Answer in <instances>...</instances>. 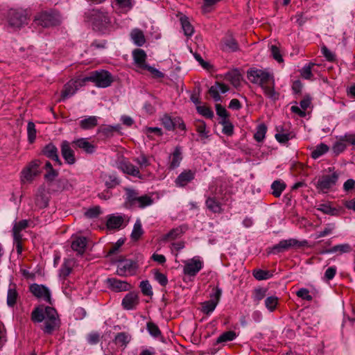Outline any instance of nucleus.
<instances>
[{
  "label": "nucleus",
  "mask_w": 355,
  "mask_h": 355,
  "mask_svg": "<svg viewBox=\"0 0 355 355\" xmlns=\"http://www.w3.org/2000/svg\"><path fill=\"white\" fill-rule=\"evenodd\" d=\"M31 320L33 322L44 321V325L41 329L47 334H51L60 327L57 311L51 306H46L44 310L40 306L35 308L31 313Z\"/></svg>",
  "instance_id": "obj_1"
},
{
  "label": "nucleus",
  "mask_w": 355,
  "mask_h": 355,
  "mask_svg": "<svg viewBox=\"0 0 355 355\" xmlns=\"http://www.w3.org/2000/svg\"><path fill=\"white\" fill-rule=\"evenodd\" d=\"M247 76L251 83L259 85L265 94L269 98L273 100L278 98V94L274 89V77L269 71L259 69H250L248 71Z\"/></svg>",
  "instance_id": "obj_2"
},
{
  "label": "nucleus",
  "mask_w": 355,
  "mask_h": 355,
  "mask_svg": "<svg viewBox=\"0 0 355 355\" xmlns=\"http://www.w3.org/2000/svg\"><path fill=\"white\" fill-rule=\"evenodd\" d=\"M89 17L94 26L100 31H103L111 24V18L108 12L103 10H92L89 12Z\"/></svg>",
  "instance_id": "obj_3"
},
{
  "label": "nucleus",
  "mask_w": 355,
  "mask_h": 355,
  "mask_svg": "<svg viewBox=\"0 0 355 355\" xmlns=\"http://www.w3.org/2000/svg\"><path fill=\"white\" fill-rule=\"evenodd\" d=\"M83 81H91L97 87H107L113 82L112 74L107 71H92L89 76L85 78Z\"/></svg>",
  "instance_id": "obj_4"
},
{
  "label": "nucleus",
  "mask_w": 355,
  "mask_h": 355,
  "mask_svg": "<svg viewBox=\"0 0 355 355\" xmlns=\"http://www.w3.org/2000/svg\"><path fill=\"white\" fill-rule=\"evenodd\" d=\"M40 161L35 159L29 162L21 172V182L22 184L31 183L35 177L38 176L41 171L40 170Z\"/></svg>",
  "instance_id": "obj_5"
},
{
  "label": "nucleus",
  "mask_w": 355,
  "mask_h": 355,
  "mask_svg": "<svg viewBox=\"0 0 355 355\" xmlns=\"http://www.w3.org/2000/svg\"><path fill=\"white\" fill-rule=\"evenodd\" d=\"M36 24L44 28L55 26L60 24V16L53 11H44L35 17Z\"/></svg>",
  "instance_id": "obj_6"
},
{
  "label": "nucleus",
  "mask_w": 355,
  "mask_h": 355,
  "mask_svg": "<svg viewBox=\"0 0 355 355\" xmlns=\"http://www.w3.org/2000/svg\"><path fill=\"white\" fill-rule=\"evenodd\" d=\"M213 187H209L210 195L206 196L205 206L207 209L214 214H222L223 209L222 207L224 198H220L213 191Z\"/></svg>",
  "instance_id": "obj_7"
},
{
  "label": "nucleus",
  "mask_w": 355,
  "mask_h": 355,
  "mask_svg": "<svg viewBox=\"0 0 355 355\" xmlns=\"http://www.w3.org/2000/svg\"><path fill=\"white\" fill-rule=\"evenodd\" d=\"M117 266L116 274L121 277L132 276L135 275L139 265L137 261L132 259L120 260Z\"/></svg>",
  "instance_id": "obj_8"
},
{
  "label": "nucleus",
  "mask_w": 355,
  "mask_h": 355,
  "mask_svg": "<svg viewBox=\"0 0 355 355\" xmlns=\"http://www.w3.org/2000/svg\"><path fill=\"white\" fill-rule=\"evenodd\" d=\"M8 21L12 26L21 27L28 24V13L24 10H10L8 15Z\"/></svg>",
  "instance_id": "obj_9"
},
{
  "label": "nucleus",
  "mask_w": 355,
  "mask_h": 355,
  "mask_svg": "<svg viewBox=\"0 0 355 355\" xmlns=\"http://www.w3.org/2000/svg\"><path fill=\"white\" fill-rule=\"evenodd\" d=\"M338 180V173L337 172H334L331 175H323L319 178L316 187L322 192L327 193L336 184Z\"/></svg>",
  "instance_id": "obj_10"
},
{
  "label": "nucleus",
  "mask_w": 355,
  "mask_h": 355,
  "mask_svg": "<svg viewBox=\"0 0 355 355\" xmlns=\"http://www.w3.org/2000/svg\"><path fill=\"white\" fill-rule=\"evenodd\" d=\"M303 244L302 242L295 239H290L287 240H282L279 242V243L275 245L271 248L270 252L272 254H277L282 252H284L286 250H288L291 248L295 247V246H302Z\"/></svg>",
  "instance_id": "obj_11"
},
{
  "label": "nucleus",
  "mask_w": 355,
  "mask_h": 355,
  "mask_svg": "<svg viewBox=\"0 0 355 355\" xmlns=\"http://www.w3.org/2000/svg\"><path fill=\"white\" fill-rule=\"evenodd\" d=\"M30 291L37 298L52 304L50 291L45 286L33 284L30 286Z\"/></svg>",
  "instance_id": "obj_12"
},
{
  "label": "nucleus",
  "mask_w": 355,
  "mask_h": 355,
  "mask_svg": "<svg viewBox=\"0 0 355 355\" xmlns=\"http://www.w3.org/2000/svg\"><path fill=\"white\" fill-rule=\"evenodd\" d=\"M118 168L123 173L133 177L141 178V175L138 167L132 164L126 159H122L118 162Z\"/></svg>",
  "instance_id": "obj_13"
},
{
  "label": "nucleus",
  "mask_w": 355,
  "mask_h": 355,
  "mask_svg": "<svg viewBox=\"0 0 355 355\" xmlns=\"http://www.w3.org/2000/svg\"><path fill=\"white\" fill-rule=\"evenodd\" d=\"M106 282L108 288L114 292L128 291L132 288V286L127 282L114 277L107 279Z\"/></svg>",
  "instance_id": "obj_14"
},
{
  "label": "nucleus",
  "mask_w": 355,
  "mask_h": 355,
  "mask_svg": "<svg viewBox=\"0 0 355 355\" xmlns=\"http://www.w3.org/2000/svg\"><path fill=\"white\" fill-rule=\"evenodd\" d=\"M195 176L196 171L184 170L175 180V184L178 187H184L195 179Z\"/></svg>",
  "instance_id": "obj_15"
},
{
  "label": "nucleus",
  "mask_w": 355,
  "mask_h": 355,
  "mask_svg": "<svg viewBox=\"0 0 355 355\" xmlns=\"http://www.w3.org/2000/svg\"><path fill=\"white\" fill-rule=\"evenodd\" d=\"M139 303L138 293L136 292H129L122 300V306L126 310L135 309Z\"/></svg>",
  "instance_id": "obj_16"
},
{
  "label": "nucleus",
  "mask_w": 355,
  "mask_h": 355,
  "mask_svg": "<svg viewBox=\"0 0 355 355\" xmlns=\"http://www.w3.org/2000/svg\"><path fill=\"white\" fill-rule=\"evenodd\" d=\"M61 154L68 164H73L76 162L74 151L67 141H63L60 145Z\"/></svg>",
  "instance_id": "obj_17"
},
{
  "label": "nucleus",
  "mask_w": 355,
  "mask_h": 355,
  "mask_svg": "<svg viewBox=\"0 0 355 355\" xmlns=\"http://www.w3.org/2000/svg\"><path fill=\"white\" fill-rule=\"evenodd\" d=\"M49 200V196L46 193V187L44 184H42L37 189L35 194V205L40 209L45 208L48 206Z\"/></svg>",
  "instance_id": "obj_18"
},
{
  "label": "nucleus",
  "mask_w": 355,
  "mask_h": 355,
  "mask_svg": "<svg viewBox=\"0 0 355 355\" xmlns=\"http://www.w3.org/2000/svg\"><path fill=\"white\" fill-rule=\"evenodd\" d=\"M202 262L197 259H192L184 266V273L189 276H196L202 269Z\"/></svg>",
  "instance_id": "obj_19"
},
{
  "label": "nucleus",
  "mask_w": 355,
  "mask_h": 355,
  "mask_svg": "<svg viewBox=\"0 0 355 355\" xmlns=\"http://www.w3.org/2000/svg\"><path fill=\"white\" fill-rule=\"evenodd\" d=\"M42 153L46 157L55 162V164H58L59 166L62 164L58 156V148L53 144L50 143L46 145L42 149Z\"/></svg>",
  "instance_id": "obj_20"
},
{
  "label": "nucleus",
  "mask_w": 355,
  "mask_h": 355,
  "mask_svg": "<svg viewBox=\"0 0 355 355\" xmlns=\"http://www.w3.org/2000/svg\"><path fill=\"white\" fill-rule=\"evenodd\" d=\"M228 90L229 87L227 85L222 83L216 82L215 84L209 88V94L216 102H218L221 101L220 92L224 94Z\"/></svg>",
  "instance_id": "obj_21"
},
{
  "label": "nucleus",
  "mask_w": 355,
  "mask_h": 355,
  "mask_svg": "<svg viewBox=\"0 0 355 355\" xmlns=\"http://www.w3.org/2000/svg\"><path fill=\"white\" fill-rule=\"evenodd\" d=\"M169 169L173 170L180 166V163L183 159L182 148L180 146H177L173 153L169 157Z\"/></svg>",
  "instance_id": "obj_22"
},
{
  "label": "nucleus",
  "mask_w": 355,
  "mask_h": 355,
  "mask_svg": "<svg viewBox=\"0 0 355 355\" xmlns=\"http://www.w3.org/2000/svg\"><path fill=\"white\" fill-rule=\"evenodd\" d=\"M73 146L83 149L85 153L92 154L95 151L96 146L87 141L86 138H80L72 142Z\"/></svg>",
  "instance_id": "obj_23"
},
{
  "label": "nucleus",
  "mask_w": 355,
  "mask_h": 355,
  "mask_svg": "<svg viewBox=\"0 0 355 355\" xmlns=\"http://www.w3.org/2000/svg\"><path fill=\"white\" fill-rule=\"evenodd\" d=\"M81 84L78 80H71L64 86L62 91V98H67L73 96Z\"/></svg>",
  "instance_id": "obj_24"
},
{
  "label": "nucleus",
  "mask_w": 355,
  "mask_h": 355,
  "mask_svg": "<svg viewBox=\"0 0 355 355\" xmlns=\"http://www.w3.org/2000/svg\"><path fill=\"white\" fill-rule=\"evenodd\" d=\"M132 55L135 64L141 69H144L148 65L146 63V53L143 49H137L134 50Z\"/></svg>",
  "instance_id": "obj_25"
},
{
  "label": "nucleus",
  "mask_w": 355,
  "mask_h": 355,
  "mask_svg": "<svg viewBox=\"0 0 355 355\" xmlns=\"http://www.w3.org/2000/svg\"><path fill=\"white\" fill-rule=\"evenodd\" d=\"M87 245V239L83 236L76 237L71 243V248L78 254H83Z\"/></svg>",
  "instance_id": "obj_26"
},
{
  "label": "nucleus",
  "mask_w": 355,
  "mask_h": 355,
  "mask_svg": "<svg viewBox=\"0 0 355 355\" xmlns=\"http://www.w3.org/2000/svg\"><path fill=\"white\" fill-rule=\"evenodd\" d=\"M124 222V218L122 216L111 215L107 220V227L109 230H118L119 229Z\"/></svg>",
  "instance_id": "obj_27"
},
{
  "label": "nucleus",
  "mask_w": 355,
  "mask_h": 355,
  "mask_svg": "<svg viewBox=\"0 0 355 355\" xmlns=\"http://www.w3.org/2000/svg\"><path fill=\"white\" fill-rule=\"evenodd\" d=\"M98 125V118L95 116H88L80 121V127L83 130L92 129Z\"/></svg>",
  "instance_id": "obj_28"
},
{
  "label": "nucleus",
  "mask_w": 355,
  "mask_h": 355,
  "mask_svg": "<svg viewBox=\"0 0 355 355\" xmlns=\"http://www.w3.org/2000/svg\"><path fill=\"white\" fill-rule=\"evenodd\" d=\"M351 251V246L347 243L340 244L335 245L329 249L325 250L322 252V254L325 253H336L338 252L339 254H343L345 252H349Z\"/></svg>",
  "instance_id": "obj_29"
},
{
  "label": "nucleus",
  "mask_w": 355,
  "mask_h": 355,
  "mask_svg": "<svg viewBox=\"0 0 355 355\" xmlns=\"http://www.w3.org/2000/svg\"><path fill=\"white\" fill-rule=\"evenodd\" d=\"M131 38L133 40L134 43L139 46H143L146 42L145 36L144 33L139 29H134L131 32Z\"/></svg>",
  "instance_id": "obj_30"
},
{
  "label": "nucleus",
  "mask_w": 355,
  "mask_h": 355,
  "mask_svg": "<svg viewBox=\"0 0 355 355\" xmlns=\"http://www.w3.org/2000/svg\"><path fill=\"white\" fill-rule=\"evenodd\" d=\"M286 184L281 180H275L271 184L272 194L278 198L282 195L283 191L286 189Z\"/></svg>",
  "instance_id": "obj_31"
},
{
  "label": "nucleus",
  "mask_w": 355,
  "mask_h": 355,
  "mask_svg": "<svg viewBox=\"0 0 355 355\" xmlns=\"http://www.w3.org/2000/svg\"><path fill=\"white\" fill-rule=\"evenodd\" d=\"M130 336L127 333L120 332L115 336L114 342L116 345L125 348L130 343Z\"/></svg>",
  "instance_id": "obj_32"
},
{
  "label": "nucleus",
  "mask_w": 355,
  "mask_h": 355,
  "mask_svg": "<svg viewBox=\"0 0 355 355\" xmlns=\"http://www.w3.org/2000/svg\"><path fill=\"white\" fill-rule=\"evenodd\" d=\"M225 78L229 80L234 87L240 85L242 78L241 74L237 71H230L226 73Z\"/></svg>",
  "instance_id": "obj_33"
},
{
  "label": "nucleus",
  "mask_w": 355,
  "mask_h": 355,
  "mask_svg": "<svg viewBox=\"0 0 355 355\" xmlns=\"http://www.w3.org/2000/svg\"><path fill=\"white\" fill-rule=\"evenodd\" d=\"M126 192V200L125 204L129 206H133L137 205V199L138 198V193L132 189L125 188Z\"/></svg>",
  "instance_id": "obj_34"
},
{
  "label": "nucleus",
  "mask_w": 355,
  "mask_h": 355,
  "mask_svg": "<svg viewBox=\"0 0 355 355\" xmlns=\"http://www.w3.org/2000/svg\"><path fill=\"white\" fill-rule=\"evenodd\" d=\"M329 146L323 143L318 145L311 152V157L318 159L329 151Z\"/></svg>",
  "instance_id": "obj_35"
},
{
  "label": "nucleus",
  "mask_w": 355,
  "mask_h": 355,
  "mask_svg": "<svg viewBox=\"0 0 355 355\" xmlns=\"http://www.w3.org/2000/svg\"><path fill=\"white\" fill-rule=\"evenodd\" d=\"M183 234L182 227H176L172 229L168 233L166 234L162 237L163 241H167L171 240H175L180 237Z\"/></svg>",
  "instance_id": "obj_36"
},
{
  "label": "nucleus",
  "mask_w": 355,
  "mask_h": 355,
  "mask_svg": "<svg viewBox=\"0 0 355 355\" xmlns=\"http://www.w3.org/2000/svg\"><path fill=\"white\" fill-rule=\"evenodd\" d=\"M180 22L182 25V28L184 31L185 35L191 36L193 33V28L191 23L189 21L188 17L186 16H182L180 17Z\"/></svg>",
  "instance_id": "obj_37"
},
{
  "label": "nucleus",
  "mask_w": 355,
  "mask_h": 355,
  "mask_svg": "<svg viewBox=\"0 0 355 355\" xmlns=\"http://www.w3.org/2000/svg\"><path fill=\"white\" fill-rule=\"evenodd\" d=\"M144 231L142 230L141 223L140 220L138 219L134 225L133 230L131 233V239L133 241H137L140 239Z\"/></svg>",
  "instance_id": "obj_38"
},
{
  "label": "nucleus",
  "mask_w": 355,
  "mask_h": 355,
  "mask_svg": "<svg viewBox=\"0 0 355 355\" xmlns=\"http://www.w3.org/2000/svg\"><path fill=\"white\" fill-rule=\"evenodd\" d=\"M18 298V293L15 288H10L7 294V304L10 307H13Z\"/></svg>",
  "instance_id": "obj_39"
},
{
  "label": "nucleus",
  "mask_w": 355,
  "mask_h": 355,
  "mask_svg": "<svg viewBox=\"0 0 355 355\" xmlns=\"http://www.w3.org/2000/svg\"><path fill=\"white\" fill-rule=\"evenodd\" d=\"M267 131V127L264 123L259 124L257 128V131L254 135V139L258 141H262L265 138Z\"/></svg>",
  "instance_id": "obj_40"
},
{
  "label": "nucleus",
  "mask_w": 355,
  "mask_h": 355,
  "mask_svg": "<svg viewBox=\"0 0 355 355\" xmlns=\"http://www.w3.org/2000/svg\"><path fill=\"white\" fill-rule=\"evenodd\" d=\"M72 270V262L70 260H65L60 269V276L64 278L69 275Z\"/></svg>",
  "instance_id": "obj_41"
},
{
  "label": "nucleus",
  "mask_w": 355,
  "mask_h": 355,
  "mask_svg": "<svg viewBox=\"0 0 355 355\" xmlns=\"http://www.w3.org/2000/svg\"><path fill=\"white\" fill-rule=\"evenodd\" d=\"M217 304V302H214L211 300L205 301L202 304V311L209 315L214 311Z\"/></svg>",
  "instance_id": "obj_42"
},
{
  "label": "nucleus",
  "mask_w": 355,
  "mask_h": 355,
  "mask_svg": "<svg viewBox=\"0 0 355 355\" xmlns=\"http://www.w3.org/2000/svg\"><path fill=\"white\" fill-rule=\"evenodd\" d=\"M279 298L276 296H270L265 300V306L270 311L273 312L278 304Z\"/></svg>",
  "instance_id": "obj_43"
},
{
  "label": "nucleus",
  "mask_w": 355,
  "mask_h": 355,
  "mask_svg": "<svg viewBox=\"0 0 355 355\" xmlns=\"http://www.w3.org/2000/svg\"><path fill=\"white\" fill-rule=\"evenodd\" d=\"M120 184V180L115 174H110L106 176L105 184L108 189H112Z\"/></svg>",
  "instance_id": "obj_44"
},
{
  "label": "nucleus",
  "mask_w": 355,
  "mask_h": 355,
  "mask_svg": "<svg viewBox=\"0 0 355 355\" xmlns=\"http://www.w3.org/2000/svg\"><path fill=\"white\" fill-rule=\"evenodd\" d=\"M252 274L254 277L257 280H265L272 277V274L270 271L261 269L254 270Z\"/></svg>",
  "instance_id": "obj_45"
},
{
  "label": "nucleus",
  "mask_w": 355,
  "mask_h": 355,
  "mask_svg": "<svg viewBox=\"0 0 355 355\" xmlns=\"http://www.w3.org/2000/svg\"><path fill=\"white\" fill-rule=\"evenodd\" d=\"M133 161L136 162L141 168H146L150 165L148 157L144 153H141L138 157L134 158Z\"/></svg>",
  "instance_id": "obj_46"
},
{
  "label": "nucleus",
  "mask_w": 355,
  "mask_h": 355,
  "mask_svg": "<svg viewBox=\"0 0 355 355\" xmlns=\"http://www.w3.org/2000/svg\"><path fill=\"white\" fill-rule=\"evenodd\" d=\"M220 1V0H204L203 5L201 7L202 12L207 14L211 12L214 9V6Z\"/></svg>",
  "instance_id": "obj_47"
},
{
  "label": "nucleus",
  "mask_w": 355,
  "mask_h": 355,
  "mask_svg": "<svg viewBox=\"0 0 355 355\" xmlns=\"http://www.w3.org/2000/svg\"><path fill=\"white\" fill-rule=\"evenodd\" d=\"M236 338V333L233 331H225L218 338L216 342L218 343L232 341Z\"/></svg>",
  "instance_id": "obj_48"
},
{
  "label": "nucleus",
  "mask_w": 355,
  "mask_h": 355,
  "mask_svg": "<svg viewBox=\"0 0 355 355\" xmlns=\"http://www.w3.org/2000/svg\"><path fill=\"white\" fill-rule=\"evenodd\" d=\"M141 293L146 296L153 295L152 286L148 280L141 281L139 284Z\"/></svg>",
  "instance_id": "obj_49"
},
{
  "label": "nucleus",
  "mask_w": 355,
  "mask_h": 355,
  "mask_svg": "<svg viewBox=\"0 0 355 355\" xmlns=\"http://www.w3.org/2000/svg\"><path fill=\"white\" fill-rule=\"evenodd\" d=\"M153 203V199L147 196L144 195L142 196H138V198L137 199V205L138 207L141 208H144L145 207L149 206Z\"/></svg>",
  "instance_id": "obj_50"
},
{
  "label": "nucleus",
  "mask_w": 355,
  "mask_h": 355,
  "mask_svg": "<svg viewBox=\"0 0 355 355\" xmlns=\"http://www.w3.org/2000/svg\"><path fill=\"white\" fill-rule=\"evenodd\" d=\"M196 131L199 133L202 138H208V132L206 130V124L202 121H199L196 124Z\"/></svg>",
  "instance_id": "obj_51"
},
{
  "label": "nucleus",
  "mask_w": 355,
  "mask_h": 355,
  "mask_svg": "<svg viewBox=\"0 0 355 355\" xmlns=\"http://www.w3.org/2000/svg\"><path fill=\"white\" fill-rule=\"evenodd\" d=\"M116 131H118V128L112 125H103L98 129V132L106 137L112 136Z\"/></svg>",
  "instance_id": "obj_52"
},
{
  "label": "nucleus",
  "mask_w": 355,
  "mask_h": 355,
  "mask_svg": "<svg viewBox=\"0 0 355 355\" xmlns=\"http://www.w3.org/2000/svg\"><path fill=\"white\" fill-rule=\"evenodd\" d=\"M116 5L122 9L124 12H127L132 8V0H115Z\"/></svg>",
  "instance_id": "obj_53"
},
{
  "label": "nucleus",
  "mask_w": 355,
  "mask_h": 355,
  "mask_svg": "<svg viewBox=\"0 0 355 355\" xmlns=\"http://www.w3.org/2000/svg\"><path fill=\"white\" fill-rule=\"evenodd\" d=\"M146 326L148 331L152 336L157 338L161 335V331L158 326L154 322H148Z\"/></svg>",
  "instance_id": "obj_54"
},
{
  "label": "nucleus",
  "mask_w": 355,
  "mask_h": 355,
  "mask_svg": "<svg viewBox=\"0 0 355 355\" xmlns=\"http://www.w3.org/2000/svg\"><path fill=\"white\" fill-rule=\"evenodd\" d=\"M27 132L28 140L31 143H33L36 137V130L34 123L30 121L27 125Z\"/></svg>",
  "instance_id": "obj_55"
},
{
  "label": "nucleus",
  "mask_w": 355,
  "mask_h": 355,
  "mask_svg": "<svg viewBox=\"0 0 355 355\" xmlns=\"http://www.w3.org/2000/svg\"><path fill=\"white\" fill-rule=\"evenodd\" d=\"M101 213V211L100 207L96 206L87 209L85 213V216L89 218H97Z\"/></svg>",
  "instance_id": "obj_56"
},
{
  "label": "nucleus",
  "mask_w": 355,
  "mask_h": 355,
  "mask_svg": "<svg viewBox=\"0 0 355 355\" xmlns=\"http://www.w3.org/2000/svg\"><path fill=\"white\" fill-rule=\"evenodd\" d=\"M266 289L263 288H255L253 293V300L259 302L266 296Z\"/></svg>",
  "instance_id": "obj_57"
},
{
  "label": "nucleus",
  "mask_w": 355,
  "mask_h": 355,
  "mask_svg": "<svg viewBox=\"0 0 355 355\" xmlns=\"http://www.w3.org/2000/svg\"><path fill=\"white\" fill-rule=\"evenodd\" d=\"M296 295L298 297L302 300L307 301H311L313 300V297L309 294V291L305 288H302L298 290L296 293Z\"/></svg>",
  "instance_id": "obj_58"
},
{
  "label": "nucleus",
  "mask_w": 355,
  "mask_h": 355,
  "mask_svg": "<svg viewBox=\"0 0 355 355\" xmlns=\"http://www.w3.org/2000/svg\"><path fill=\"white\" fill-rule=\"evenodd\" d=\"M345 141H343V137L339 141H337L333 146L332 150L336 155H338L343 152L346 148V145L344 143Z\"/></svg>",
  "instance_id": "obj_59"
},
{
  "label": "nucleus",
  "mask_w": 355,
  "mask_h": 355,
  "mask_svg": "<svg viewBox=\"0 0 355 355\" xmlns=\"http://www.w3.org/2000/svg\"><path fill=\"white\" fill-rule=\"evenodd\" d=\"M222 124L223 125V132L227 136H231L234 132L233 125L226 119L223 121Z\"/></svg>",
  "instance_id": "obj_60"
},
{
  "label": "nucleus",
  "mask_w": 355,
  "mask_h": 355,
  "mask_svg": "<svg viewBox=\"0 0 355 355\" xmlns=\"http://www.w3.org/2000/svg\"><path fill=\"white\" fill-rule=\"evenodd\" d=\"M225 46L231 51H236L239 49L236 40L232 37L227 38L225 41Z\"/></svg>",
  "instance_id": "obj_61"
},
{
  "label": "nucleus",
  "mask_w": 355,
  "mask_h": 355,
  "mask_svg": "<svg viewBox=\"0 0 355 355\" xmlns=\"http://www.w3.org/2000/svg\"><path fill=\"white\" fill-rule=\"evenodd\" d=\"M321 51L324 57L327 61L333 62L336 59V55L326 46H322Z\"/></svg>",
  "instance_id": "obj_62"
},
{
  "label": "nucleus",
  "mask_w": 355,
  "mask_h": 355,
  "mask_svg": "<svg viewBox=\"0 0 355 355\" xmlns=\"http://www.w3.org/2000/svg\"><path fill=\"white\" fill-rule=\"evenodd\" d=\"M270 50L272 56L275 60H277L278 62H282L284 61L280 53V50L277 46L272 45Z\"/></svg>",
  "instance_id": "obj_63"
},
{
  "label": "nucleus",
  "mask_w": 355,
  "mask_h": 355,
  "mask_svg": "<svg viewBox=\"0 0 355 355\" xmlns=\"http://www.w3.org/2000/svg\"><path fill=\"white\" fill-rule=\"evenodd\" d=\"M198 112L202 114V116L208 118V119H211L214 116V112H212V110L207 107H205V106H200V107H198Z\"/></svg>",
  "instance_id": "obj_64"
}]
</instances>
